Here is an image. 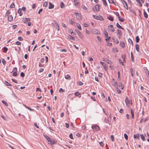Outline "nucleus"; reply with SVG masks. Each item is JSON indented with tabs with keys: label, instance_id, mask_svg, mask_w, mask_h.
Instances as JSON below:
<instances>
[{
	"label": "nucleus",
	"instance_id": "e433bc0d",
	"mask_svg": "<svg viewBox=\"0 0 149 149\" xmlns=\"http://www.w3.org/2000/svg\"><path fill=\"white\" fill-rule=\"evenodd\" d=\"M140 136H141V138L142 139V140L143 141H145V137L143 136V135L142 134H141L140 135Z\"/></svg>",
	"mask_w": 149,
	"mask_h": 149
},
{
	"label": "nucleus",
	"instance_id": "13d9d810",
	"mask_svg": "<svg viewBox=\"0 0 149 149\" xmlns=\"http://www.w3.org/2000/svg\"><path fill=\"white\" fill-rule=\"evenodd\" d=\"M2 63L4 65H5L6 63V61L4 59L2 60Z\"/></svg>",
	"mask_w": 149,
	"mask_h": 149
},
{
	"label": "nucleus",
	"instance_id": "e2e57ef3",
	"mask_svg": "<svg viewBox=\"0 0 149 149\" xmlns=\"http://www.w3.org/2000/svg\"><path fill=\"white\" fill-rule=\"evenodd\" d=\"M60 51L62 52H66L67 50L65 49H61L60 50Z\"/></svg>",
	"mask_w": 149,
	"mask_h": 149
},
{
	"label": "nucleus",
	"instance_id": "864d4df0",
	"mask_svg": "<svg viewBox=\"0 0 149 149\" xmlns=\"http://www.w3.org/2000/svg\"><path fill=\"white\" fill-rule=\"evenodd\" d=\"M105 37L106 38H108V32L106 31L105 33Z\"/></svg>",
	"mask_w": 149,
	"mask_h": 149
},
{
	"label": "nucleus",
	"instance_id": "9b49d317",
	"mask_svg": "<svg viewBox=\"0 0 149 149\" xmlns=\"http://www.w3.org/2000/svg\"><path fill=\"white\" fill-rule=\"evenodd\" d=\"M103 61L105 62H106L107 63L109 64L110 65H111L112 64V63L111 61L109 60V59L107 58H103Z\"/></svg>",
	"mask_w": 149,
	"mask_h": 149
},
{
	"label": "nucleus",
	"instance_id": "ea45409f",
	"mask_svg": "<svg viewBox=\"0 0 149 149\" xmlns=\"http://www.w3.org/2000/svg\"><path fill=\"white\" fill-rule=\"evenodd\" d=\"M5 84L7 86H11L12 85L10 84L9 83L6 81H5Z\"/></svg>",
	"mask_w": 149,
	"mask_h": 149
},
{
	"label": "nucleus",
	"instance_id": "49530a36",
	"mask_svg": "<svg viewBox=\"0 0 149 149\" xmlns=\"http://www.w3.org/2000/svg\"><path fill=\"white\" fill-rule=\"evenodd\" d=\"M137 2L139 3L141 6H142V4L139 0H136Z\"/></svg>",
	"mask_w": 149,
	"mask_h": 149
},
{
	"label": "nucleus",
	"instance_id": "f03ea898",
	"mask_svg": "<svg viewBox=\"0 0 149 149\" xmlns=\"http://www.w3.org/2000/svg\"><path fill=\"white\" fill-rule=\"evenodd\" d=\"M93 17L97 20H100V21H103L104 19L102 17L101 15L96 16L93 15Z\"/></svg>",
	"mask_w": 149,
	"mask_h": 149
},
{
	"label": "nucleus",
	"instance_id": "5fc2aeb1",
	"mask_svg": "<svg viewBox=\"0 0 149 149\" xmlns=\"http://www.w3.org/2000/svg\"><path fill=\"white\" fill-rule=\"evenodd\" d=\"M126 57V56L125 55H123L122 56V58L123 59V60L124 61H125V57Z\"/></svg>",
	"mask_w": 149,
	"mask_h": 149
},
{
	"label": "nucleus",
	"instance_id": "8fccbe9b",
	"mask_svg": "<svg viewBox=\"0 0 149 149\" xmlns=\"http://www.w3.org/2000/svg\"><path fill=\"white\" fill-rule=\"evenodd\" d=\"M104 121L105 123H108L109 122V120L108 118H105L104 119Z\"/></svg>",
	"mask_w": 149,
	"mask_h": 149
},
{
	"label": "nucleus",
	"instance_id": "f257e3e1",
	"mask_svg": "<svg viewBox=\"0 0 149 149\" xmlns=\"http://www.w3.org/2000/svg\"><path fill=\"white\" fill-rule=\"evenodd\" d=\"M44 136L48 141L49 144L52 145L56 143V141L54 139H52L46 135H44Z\"/></svg>",
	"mask_w": 149,
	"mask_h": 149
},
{
	"label": "nucleus",
	"instance_id": "7ed1b4c3",
	"mask_svg": "<svg viewBox=\"0 0 149 149\" xmlns=\"http://www.w3.org/2000/svg\"><path fill=\"white\" fill-rule=\"evenodd\" d=\"M100 5L99 4H97L96 5L94 8H93V10L94 12H98L100 10Z\"/></svg>",
	"mask_w": 149,
	"mask_h": 149
},
{
	"label": "nucleus",
	"instance_id": "09e8293b",
	"mask_svg": "<svg viewBox=\"0 0 149 149\" xmlns=\"http://www.w3.org/2000/svg\"><path fill=\"white\" fill-rule=\"evenodd\" d=\"M128 41L130 43H131L132 45L133 46V42L132 40L130 38L128 40Z\"/></svg>",
	"mask_w": 149,
	"mask_h": 149
},
{
	"label": "nucleus",
	"instance_id": "603ef678",
	"mask_svg": "<svg viewBox=\"0 0 149 149\" xmlns=\"http://www.w3.org/2000/svg\"><path fill=\"white\" fill-rule=\"evenodd\" d=\"M10 13V12L9 10H8L7 11L6 14V15L7 16Z\"/></svg>",
	"mask_w": 149,
	"mask_h": 149
},
{
	"label": "nucleus",
	"instance_id": "c03bdc74",
	"mask_svg": "<svg viewBox=\"0 0 149 149\" xmlns=\"http://www.w3.org/2000/svg\"><path fill=\"white\" fill-rule=\"evenodd\" d=\"M2 103L4 104L6 106H8V104L4 100H2Z\"/></svg>",
	"mask_w": 149,
	"mask_h": 149
},
{
	"label": "nucleus",
	"instance_id": "6e6d98bb",
	"mask_svg": "<svg viewBox=\"0 0 149 149\" xmlns=\"http://www.w3.org/2000/svg\"><path fill=\"white\" fill-rule=\"evenodd\" d=\"M1 117L5 120H6V118L4 115H1Z\"/></svg>",
	"mask_w": 149,
	"mask_h": 149
},
{
	"label": "nucleus",
	"instance_id": "20e7f679",
	"mask_svg": "<svg viewBox=\"0 0 149 149\" xmlns=\"http://www.w3.org/2000/svg\"><path fill=\"white\" fill-rule=\"evenodd\" d=\"M91 128L94 131H97L100 129L99 127L96 125H93L92 126Z\"/></svg>",
	"mask_w": 149,
	"mask_h": 149
},
{
	"label": "nucleus",
	"instance_id": "37998d69",
	"mask_svg": "<svg viewBox=\"0 0 149 149\" xmlns=\"http://www.w3.org/2000/svg\"><path fill=\"white\" fill-rule=\"evenodd\" d=\"M109 1V2L110 3H112L113 4H114L115 5H116L115 3L113 1V0H108Z\"/></svg>",
	"mask_w": 149,
	"mask_h": 149
},
{
	"label": "nucleus",
	"instance_id": "412c9836",
	"mask_svg": "<svg viewBox=\"0 0 149 149\" xmlns=\"http://www.w3.org/2000/svg\"><path fill=\"white\" fill-rule=\"evenodd\" d=\"M22 9L21 8H19L17 11V13L19 14V15L21 16L22 14Z\"/></svg>",
	"mask_w": 149,
	"mask_h": 149
},
{
	"label": "nucleus",
	"instance_id": "dca6fc26",
	"mask_svg": "<svg viewBox=\"0 0 149 149\" xmlns=\"http://www.w3.org/2000/svg\"><path fill=\"white\" fill-rule=\"evenodd\" d=\"M120 47L124 48L125 47V45L124 42L123 41H121L120 42Z\"/></svg>",
	"mask_w": 149,
	"mask_h": 149
},
{
	"label": "nucleus",
	"instance_id": "1a4fd4ad",
	"mask_svg": "<svg viewBox=\"0 0 149 149\" xmlns=\"http://www.w3.org/2000/svg\"><path fill=\"white\" fill-rule=\"evenodd\" d=\"M92 32L95 34H98L100 33L99 31L95 29H93L92 30Z\"/></svg>",
	"mask_w": 149,
	"mask_h": 149
},
{
	"label": "nucleus",
	"instance_id": "bb28decb",
	"mask_svg": "<svg viewBox=\"0 0 149 149\" xmlns=\"http://www.w3.org/2000/svg\"><path fill=\"white\" fill-rule=\"evenodd\" d=\"M68 38L69 39H72L73 40H74V38L72 37L70 35H69L68 36Z\"/></svg>",
	"mask_w": 149,
	"mask_h": 149
},
{
	"label": "nucleus",
	"instance_id": "338daca9",
	"mask_svg": "<svg viewBox=\"0 0 149 149\" xmlns=\"http://www.w3.org/2000/svg\"><path fill=\"white\" fill-rule=\"evenodd\" d=\"M20 75L21 77H23L25 76V74L24 72H21L20 73Z\"/></svg>",
	"mask_w": 149,
	"mask_h": 149
},
{
	"label": "nucleus",
	"instance_id": "a878e982",
	"mask_svg": "<svg viewBox=\"0 0 149 149\" xmlns=\"http://www.w3.org/2000/svg\"><path fill=\"white\" fill-rule=\"evenodd\" d=\"M145 72L146 76L149 77V71L146 68Z\"/></svg>",
	"mask_w": 149,
	"mask_h": 149
},
{
	"label": "nucleus",
	"instance_id": "bf43d9fd",
	"mask_svg": "<svg viewBox=\"0 0 149 149\" xmlns=\"http://www.w3.org/2000/svg\"><path fill=\"white\" fill-rule=\"evenodd\" d=\"M97 40L100 42H101V38L98 36H97Z\"/></svg>",
	"mask_w": 149,
	"mask_h": 149
},
{
	"label": "nucleus",
	"instance_id": "69168bd1",
	"mask_svg": "<svg viewBox=\"0 0 149 149\" xmlns=\"http://www.w3.org/2000/svg\"><path fill=\"white\" fill-rule=\"evenodd\" d=\"M13 75L14 76H16L17 75V73L16 72H15L13 73Z\"/></svg>",
	"mask_w": 149,
	"mask_h": 149
},
{
	"label": "nucleus",
	"instance_id": "2eb2a0df",
	"mask_svg": "<svg viewBox=\"0 0 149 149\" xmlns=\"http://www.w3.org/2000/svg\"><path fill=\"white\" fill-rule=\"evenodd\" d=\"M117 34L119 36V38H120V36L122 34V33L121 31L120 30H119V29H117Z\"/></svg>",
	"mask_w": 149,
	"mask_h": 149
},
{
	"label": "nucleus",
	"instance_id": "423d86ee",
	"mask_svg": "<svg viewBox=\"0 0 149 149\" xmlns=\"http://www.w3.org/2000/svg\"><path fill=\"white\" fill-rule=\"evenodd\" d=\"M111 83L112 85L116 88H117V82L116 80L114 79H113L112 80Z\"/></svg>",
	"mask_w": 149,
	"mask_h": 149
},
{
	"label": "nucleus",
	"instance_id": "6e6552de",
	"mask_svg": "<svg viewBox=\"0 0 149 149\" xmlns=\"http://www.w3.org/2000/svg\"><path fill=\"white\" fill-rule=\"evenodd\" d=\"M74 13L76 15V18L78 20H79L81 19V16L80 14L78 12H74Z\"/></svg>",
	"mask_w": 149,
	"mask_h": 149
},
{
	"label": "nucleus",
	"instance_id": "6ab92c4d",
	"mask_svg": "<svg viewBox=\"0 0 149 149\" xmlns=\"http://www.w3.org/2000/svg\"><path fill=\"white\" fill-rule=\"evenodd\" d=\"M140 135L138 133L136 134H134V137L135 139H139V138Z\"/></svg>",
	"mask_w": 149,
	"mask_h": 149
},
{
	"label": "nucleus",
	"instance_id": "c85d7f7f",
	"mask_svg": "<svg viewBox=\"0 0 149 149\" xmlns=\"http://www.w3.org/2000/svg\"><path fill=\"white\" fill-rule=\"evenodd\" d=\"M74 5L76 6H77L78 4L79 3V2L77 0H74Z\"/></svg>",
	"mask_w": 149,
	"mask_h": 149
},
{
	"label": "nucleus",
	"instance_id": "ddd939ff",
	"mask_svg": "<svg viewBox=\"0 0 149 149\" xmlns=\"http://www.w3.org/2000/svg\"><path fill=\"white\" fill-rule=\"evenodd\" d=\"M100 64H101L102 65V66L104 68V70H107L106 69H107V66H106V64H105V63H104V62H103L101 61H100Z\"/></svg>",
	"mask_w": 149,
	"mask_h": 149
},
{
	"label": "nucleus",
	"instance_id": "a211bd4d",
	"mask_svg": "<svg viewBox=\"0 0 149 149\" xmlns=\"http://www.w3.org/2000/svg\"><path fill=\"white\" fill-rule=\"evenodd\" d=\"M130 111L132 116V119H134V110L132 109H130Z\"/></svg>",
	"mask_w": 149,
	"mask_h": 149
},
{
	"label": "nucleus",
	"instance_id": "7c9ffc66",
	"mask_svg": "<svg viewBox=\"0 0 149 149\" xmlns=\"http://www.w3.org/2000/svg\"><path fill=\"white\" fill-rule=\"evenodd\" d=\"M68 32L70 33H71L72 35H73V33L74 34V33L73 32V30L72 29H70L68 30Z\"/></svg>",
	"mask_w": 149,
	"mask_h": 149
},
{
	"label": "nucleus",
	"instance_id": "052dcab7",
	"mask_svg": "<svg viewBox=\"0 0 149 149\" xmlns=\"http://www.w3.org/2000/svg\"><path fill=\"white\" fill-rule=\"evenodd\" d=\"M110 137L111 140L112 141H114V137L113 136V135H111V136Z\"/></svg>",
	"mask_w": 149,
	"mask_h": 149
},
{
	"label": "nucleus",
	"instance_id": "a19ab883",
	"mask_svg": "<svg viewBox=\"0 0 149 149\" xmlns=\"http://www.w3.org/2000/svg\"><path fill=\"white\" fill-rule=\"evenodd\" d=\"M103 1V4L105 6H107V4L105 0H102Z\"/></svg>",
	"mask_w": 149,
	"mask_h": 149
},
{
	"label": "nucleus",
	"instance_id": "cd10ccee",
	"mask_svg": "<svg viewBox=\"0 0 149 149\" xmlns=\"http://www.w3.org/2000/svg\"><path fill=\"white\" fill-rule=\"evenodd\" d=\"M119 87L121 89H123L124 87V86L123 84L121 83L120 84Z\"/></svg>",
	"mask_w": 149,
	"mask_h": 149
},
{
	"label": "nucleus",
	"instance_id": "393cba45",
	"mask_svg": "<svg viewBox=\"0 0 149 149\" xmlns=\"http://www.w3.org/2000/svg\"><path fill=\"white\" fill-rule=\"evenodd\" d=\"M116 26L117 28H118L124 29V28H123L121 26H120L118 23H117L116 24Z\"/></svg>",
	"mask_w": 149,
	"mask_h": 149
},
{
	"label": "nucleus",
	"instance_id": "0eeeda50",
	"mask_svg": "<svg viewBox=\"0 0 149 149\" xmlns=\"http://www.w3.org/2000/svg\"><path fill=\"white\" fill-rule=\"evenodd\" d=\"M108 29L111 32H114L115 31V29L113 28V26L111 24L108 26Z\"/></svg>",
	"mask_w": 149,
	"mask_h": 149
},
{
	"label": "nucleus",
	"instance_id": "b1692460",
	"mask_svg": "<svg viewBox=\"0 0 149 149\" xmlns=\"http://www.w3.org/2000/svg\"><path fill=\"white\" fill-rule=\"evenodd\" d=\"M143 15L145 18H148V15L146 13L145 11L144 10Z\"/></svg>",
	"mask_w": 149,
	"mask_h": 149
},
{
	"label": "nucleus",
	"instance_id": "680f3d73",
	"mask_svg": "<svg viewBox=\"0 0 149 149\" xmlns=\"http://www.w3.org/2000/svg\"><path fill=\"white\" fill-rule=\"evenodd\" d=\"M117 88V90H116L117 92L119 94L121 92V91H120V90L118 88Z\"/></svg>",
	"mask_w": 149,
	"mask_h": 149
},
{
	"label": "nucleus",
	"instance_id": "58836bf2",
	"mask_svg": "<svg viewBox=\"0 0 149 149\" xmlns=\"http://www.w3.org/2000/svg\"><path fill=\"white\" fill-rule=\"evenodd\" d=\"M131 54L132 61V62H134V58L133 57L132 53V52L131 53Z\"/></svg>",
	"mask_w": 149,
	"mask_h": 149
},
{
	"label": "nucleus",
	"instance_id": "f3484780",
	"mask_svg": "<svg viewBox=\"0 0 149 149\" xmlns=\"http://www.w3.org/2000/svg\"><path fill=\"white\" fill-rule=\"evenodd\" d=\"M135 48L136 51L139 52V45L138 44H136L135 45Z\"/></svg>",
	"mask_w": 149,
	"mask_h": 149
},
{
	"label": "nucleus",
	"instance_id": "39448f33",
	"mask_svg": "<svg viewBox=\"0 0 149 149\" xmlns=\"http://www.w3.org/2000/svg\"><path fill=\"white\" fill-rule=\"evenodd\" d=\"M125 102L127 106H128L129 104H132V101H130L127 97H126Z\"/></svg>",
	"mask_w": 149,
	"mask_h": 149
},
{
	"label": "nucleus",
	"instance_id": "72a5a7b5",
	"mask_svg": "<svg viewBox=\"0 0 149 149\" xmlns=\"http://www.w3.org/2000/svg\"><path fill=\"white\" fill-rule=\"evenodd\" d=\"M118 19L121 22H123L124 21V19L123 18H120V16H118Z\"/></svg>",
	"mask_w": 149,
	"mask_h": 149
},
{
	"label": "nucleus",
	"instance_id": "c756f323",
	"mask_svg": "<svg viewBox=\"0 0 149 149\" xmlns=\"http://www.w3.org/2000/svg\"><path fill=\"white\" fill-rule=\"evenodd\" d=\"M77 28L80 30H81V27L79 23H77Z\"/></svg>",
	"mask_w": 149,
	"mask_h": 149
},
{
	"label": "nucleus",
	"instance_id": "79ce46f5",
	"mask_svg": "<svg viewBox=\"0 0 149 149\" xmlns=\"http://www.w3.org/2000/svg\"><path fill=\"white\" fill-rule=\"evenodd\" d=\"M61 6H60L62 8H64V3H63V2L62 1H61Z\"/></svg>",
	"mask_w": 149,
	"mask_h": 149
},
{
	"label": "nucleus",
	"instance_id": "4be33fe9",
	"mask_svg": "<svg viewBox=\"0 0 149 149\" xmlns=\"http://www.w3.org/2000/svg\"><path fill=\"white\" fill-rule=\"evenodd\" d=\"M13 17L12 15H10L8 16V20L9 21L11 22L13 20Z\"/></svg>",
	"mask_w": 149,
	"mask_h": 149
},
{
	"label": "nucleus",
	"instance_id": "5701e85b",
	"mask_svg": "<svg viewBox=\"0 0 149 149\" xmlns=\"http://www.w3.org/2000/svg\"><path fill=\"white\" fill-rule=\"evenodd\" d=\"M107 18L109 19L110 20L113 21V18L112 16H109L107 17Z\"/></svg>",
	"mask_w": 149,
	"mask_h": 149
},
{
	"label": "nucleus",
	"instance_id": "2f4dec72",
	"mask_svg": "<svg viewBox=\"0 0 149 149\" xmlns=\"http://www.w3.org/2000/svg\"><path fill=\"white\" fill-rule=\"evenodd\" d=\"M15 5L14 2H13L12 4L10 6V7L11 8H15Z\"/></svg>",
	"mask_w": 149,
	"mask_h": 149
},
{
	"label": "nucleus",
	"instance_id": "a18cd8bd",
	"mask_svg": "<svg viewBox=\"0 0 149 149\" xmlns=\"http://www.w3.org/2000/svg\"><path fill=\"white\" fill-rule=\"evenodd\" d=\"M74 95L76 96H78L80 95V94L78 92H76L74 93Z\"/></svg>",
	"mask_w": 149,
	"mask_h": 149
},
{
	"label": "nucleus",
	"instance_id": "3c124183",
	"mask_svg": "<svg viewBox=\"0 0 149 149\" xmlns=\"http://www.w3.org/2000/svg\"><path fill=\"white\" fill-rule=\"evenodd\" d=\"M124 136L125 138V139L126 140H127L128 139V137L127 134H124Z\"/></svg>",
	"mask_w": 149,
	"mask_h": 149
},
{
	"label": "nucleus",
	"instance_id": "f8f14e48",
	"mask_svg": "<svg viewBox=\"0 0 149 149\" xmlns=\"http://www.w3.org/2000/svg\"><path fill=\"white\" fill-rule=\"evenodd\" d=\"M77 33L78 34V36L80 37V38H83V36L82 35V34L78 30L77 31Z\"/></svg>",
	"mask_w": 149,
	"mask_h": 149
},
{
	"label": "nucleus",
	"instance_id": "de8ad7c7",
	"mask_svg": "<svg viewBox=\"0 0 149 149\" xmlns=\"http://www.w3.org/2000/svg\"><path fill=\"white\" fill-rule=\"evenodd\" d=\"M59 91L60 92H65V90L61 88L59 90Z\"/></svg>",
	"mask_w": 149,
	"mask_h": 149
},
{
	"label": "nucleus",
	"instance_id": "774afa93",
	"mask_svg": "<svg viewBox=\"0 0 149 149\" xmlns=\"http://www.w3.org/2000/svg\"><path fill=\"white\" fill-rule=\"evenodd\" d=\"M18 39L20 41H22L23 40L22 38L21 37H19L18 38Z\"/></svg>",
	"mask_w": 149,
	"mask_h": 149
},
{
	"label": "nucleus",
	"instance_id": "aec40b11",
	"mask_svg": "<svg viewBox=\"0 0 149 149\" xmlns=\"http://www.w3.org/2000/svg\"><path fill=\"white\" fill-rule=\"evenodd\" d=\"M24 23H26V22L27 21L29 22L31 20V19L30 18H24Z\"/></svg>",
	"mask_w": 149,
	"mask_h": 149
},
{
	"label": "nucleus",
	"instance_id": "4d7b16f0",
	"mask_svg": "<svg viewBox=\"0 0 149 149\" xmlns=\"http://www.w3.org/2000/svg\"><path fill=\"white\" fill-rule=\"evenodd\" d=\"M69 137L70 139H73V137L72 134V133H71L70 134Z\"/></svg>",
	"mask_w": 149,
	"mask_h": 149
},
{
	"label": "nucleus",
	"instance_id": "4468645a",
	"mask_svg": "<svg viewBox=\"0 0 149 149\" xmlns=\"http://www.w3.org/2000/svg\"><path fill=\"white\" fill-rule=\"evenodd\" d=\"M54 5L53 4L50 2H49V6L48 8L49 9L53 8L54 7Z\"/></svg>",
	"mask_w": 149,
	"mask_h": 149
},
{
	"label": "nucleus",
	"instance_id": "0e129e2a",
	"mask_svg": "<svg viewBox=\"0 0 149 149\" xmlns=\"http://www.w3.org/2000/svg\"><path fill=\"white\" fill-rule=\"evenodd\" d=\"M61 25H62V26L64 27H65V28L66 27L65 24L63 23H61Z\"/></svg>",
	"mask_w": 149,
	"mask_h": 149
},
{
	"label": "nucleus",
	"instance_id": "9d476101",
	"mask_svg": "<svg viewBox=\"0 0 149 149\" xmlns=\"http://www.w3.org/2000/svg\"><path fill=\"white\" fill-rule=\"evenodd\" d=\"M124 7L127 9H128V6L127 2L124 0H121Z\"/></svg>",
	"mask_w": 149,
	"mask_h": 149
},
{
	"label": "nucleus",
	"instance_id": "473e14b6",
	"mask_svg": "<svg viewBox=\"0 0 149 149\" xmlns=\"http://www.w3.org/2000/svg\"><path fill=\"white\" fill-rule=\"evenodd\" d=\"M139 41V36H137L136 38V43H138Z\"/></svg>",
	"mask_w": 149,
	"mask_h": 149
},
{
	"label": "nucleus",
	"instance_id": "f704fd0d",
	"mask_svg": "<svg viewBox=\"0 0 149 149\" xmlns=\"http://www.w3.org/2000/svg\"><path fill=\"white\" fill-rule=\"evenodd\" d=\"M65 78L66 79H70V76L69 74L65 75Z\"/></svg>",
	"mask_w": 149,
	"mask_h": 149
},
{
	"label": "nucleus",
	"instance_id": "c9c22d12",
	"mask_svg": "<svg viewBox=\"0 0 149 149\" xmlns=\"http://www.w3.org/2000/svg\"><path fill=\"white\" fill-rule=\"evenodd\" d=\"M48 5V2L47 1H45L43 4V6L44 7H46Z\"/></svg>",
	"mask_w": 149,
	"mask_h": 149
},
{
	"label": "nucleus",
	"instance_id": "4c0bfd02",
	"mask_svg": "<svg viewBox=\"0 0 149 149\" xmlns=\"http://www.w3.org/2000/svg\"><path fill=\"white\" fill-rule=\"evenodd\" d=\"M3 49V52H5V53H6L7 52L8 49L7 48H6V47H4Z\"/></svg>",
	"mask_w": 149,
	"mask_h": 149
}]
</instances>
